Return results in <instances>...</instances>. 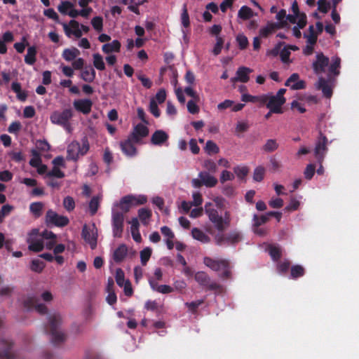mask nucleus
Listing matches in <instances>:
<instances>
[{
    "mask_svg": "<svg viewBox=\"0 0 359 359\" xmlns=\"http://www.w3.org/2000/svg\"><path fill=\"white\" fill-rule=\"evenodd\" d=\"M204 209L209 220L218 231H223L229 225L230 215L229 212H225L224 217L219 215L217 210L212 208L211 203H206Z\"/></svg>",
    "mask_w": 359,
    "mask_h": 359,
    "instance_id": "nucleus-1",
    "label": "nucleus"
},
{
    "mask_svg": "<svg viewBox=\"0 0 359 359\" xmlns=\"http://www.w3.org/2000/svg\"><path fill=\"white\" fill-rule=\"evenodd\" d=\"M90 144L86 137L81 140V143L73 141L67 148V158L69 160L76 161L80 156L85 155L89 150Z\"/></svg>",
    "mask_w": 359,
    "mask_h": 359,
    "instance_id": "nucleus-2",
    "label": "nucleus"
},
{
    "mask_svg": "<svg viewBox=\"0 0 359 359\" xmlns=\"http://www.w3.org/2000/svg\"><path fill=\"white\" fill-rule=\"evenodd\" d=\"M72 116L73 114L71 109H65L61 112L55 111L51 114L50 119L52 123L62 126L67 132L70 133L72 128L69 120Z\"/></svg>",
    "mask_w": 359,
    "mask_h": 359,
    "instance_id": "nucleus-3",
    "label": "nucleus"
},
{
    "mask_svg": "<svg viewBox=\"0 0 359 359\" xmlns=\"http://www.w3.org/2000/svg\"><path fill=\"white\" fill-rule=\"evenodd\" d=\"M204 264L212 270L219 272V276L222 277H228L229 275L228 262L226 260H215L205 257Z\"/></svg>",
    "mask_w": 359,
    "mask_h": 359,
    "instance_id": "nucleus-4",
    "label": "nucleus"
},
{
    "mask_svg": "<svg viewBox=\"0 0 359 359\" xmlns=\"http://www.w3.org/2000/svg\"><path fill=\"white\" fill-rule=\"evenodd\" d=\"M81 234L84 241L90 248L95 249L97 246L98 236V231L95 224L93 223L90 225H83Z\"/></svg>",
    "mask_w": 359,
    "mask_h": 359,
    "instance_id": "nucleus-5",
    "label": "nucleus"
},
{
    "mask_svg": "<svg viewBox=\"0 0 359 359\" xmlns=\"http://www.w3.org/2000/svg\"><path fill=\"white\" fill-rule=\"evenodd\" d=\"M51 327V335L53 339L55 341H62L65 339V334L60 329L62 323L61 316L58 313H54L49 318Z\"/></svg>",
    "mask_w": 359,
    "mask_h": 359,
    "instance_id": "nucleus-6",
    "label": "nucleus"
},
{
    "mask_svg": "<svg viewBox=\"0 0 359 359\" xmlns=\"http://www.w3.org/2000/svg\"><path fill=\"white\" fill-rule=\"evenodd\" d=\"M124 215L123 212H117L112 208L111 224L112 232L114 237H121L123 230Z\"/></svg>",
    "mask_w": 359,
    "mask_h": 359,
    "instance_id": "nucleus-7",
    "label": "nucleus"
},
{
    "mask_svg": "<svg viewBox=\"0 0 359 359\" xmlns=\"http://www.w3.org/2000/svg\"><path fill=\"white\" fill-rule=\"evenodd\" d=\"M327 137L320 133L314 148V155L319 163H322L327 151Z\"/></svg>",
    "mask_w": 359,
    "mask_h": 359,
    "instance_id": "nucleus-8",
    "label": "nucleus"
},
{
    "mask_svg": "<svg viewBox=\"0 0 359 359\" xmlns=\"http://www.w3.org/2000/svg\"><path fill=\"white\" fill-rule=\"evenodd\" d=\"M39 230L32 229L28 234L27 242L28 243L29 250L34 252H41L44 248L43 242L41 238H38Z\"/></svg>",
    "mask_w": 359,
    "mask_h": 359,
    "instance_id": "nucleus-9",
    "label": "nucleus"
},
{
    "mask_svg": "<svg viewBox=\"0 0 359 359\" xmlns=\"http://www.w3.org/2000/svg\"><path fill=\"white\" fill-rule=\"evenodd\" d=\"M46 222L56 226H65L68 224L69 219L66 216L58 215L53 210H48L46 215Z\"/></svg>",
    "mask_w": 359,
    "mask_h": 359,
    "instance_id": "nucleus-10",
    "label": "nucleus"
},
{
    "mask_svg": "<svg viewBox=\"0 0 359 359\" xmlns=\"http://www.w3.org/2000/svg\"><path fill=\"white\" fill-rule=\"evenodd\" d=\"M269 95L268 103L266 107L273 111L275 114H282L283 112L282 106L285 104L286 100L285 97H280L279 95Z\"/></svg>",
    "mask_w": 359,
    "mask_h": 359,
    "instance_id": "nucleus-11",
    "label": "nucleus"
},
{
    "mask_svg": "<svg viewBox=\"0 0 359 359\" xmlns=\"http://www.w3.org/2000/svg\"><path fill=\"white\" fill-rule=\"evenodd\" d=\"M329 58L325 56L322 53H317L316 60L313 62L312 67L316 74H322L326 71L328 67Z\"/></svg>",
    "mask_w": 359,
    "mask_h": 359,
    "instance_id": "nucleus-12",
    "label": "nucleus"
},
{
    "mask_svg": "<svg viewBox=\"0 0 359 359\" xmlns=\"http://www.w3.org/2000/svg\"><path fill=\"white\" fill-rule=\"evenodd\" d=\"M66 36L70 38L74 36L76 38H80L82 36V32L80 30V24L75 20H71L69 24L61 23Z\"/></svg>",
    "mask_w": 359,
    "mask_h": 359,
    "instance_id": "nucleus-13",
    "label": "nucleus"
},
{
    "mask_svg": "<svg viewBox=\"0 0 359 359\" xmlns=\"http://www.w3.org/2000/svg\"><path fill=\"white\" fill-rule=\"evenodd\" d=\"M58 11L62 15H67L72 18L78 16L77 9L74 3L69 1H62L57 6Z\"/></svg>",
    "mask_w": 359,
    "mask_h": 359,
    "instance_id": "nucleus-14",
    "label": "nucleus"
},
{
    "mask_svg": "<svg viewBox=\"0 0 359 359\" xmlns=\"http://www.w3.org/2000/svg\"><path fill=\"white\" fill-rule=\"evenodd\" d=\"M135 142L130 136L124 141L120 142V147L122 152L128 157H133L137 154V149L134 144Z\"/></svg>",
    "mask_w": 359,
    "mask_h": 359,
    "instance_id": "nucleus-15",
    "label": "nucleus"
},
{
    "mask_svg": "<svg viewBox=\"0 0 359 359\" xmlns=\"http://www.w3.org/2000/svg\"><path fill=\"white\" fill-rule=\"evenodd\" d=\"M73 106L76 111L88 114L91 111L93 102L89 99H79L74 101Z\"/></svg>",
    "mask_w": 359,
    "mask_h": 359,
    "instance_id": "nucleus-16",
    "label": "nucleus"
},
{
    "mask_svg": "<svg viewBox=\"0 0 359 359\" xmlns=\"http://www.w3.org/2000/svg\"><path fill=\"white\" fill-rule=\"evenodd\" d=\"M252 72V69L246 67H240L236 72V76L231 79L232 83L241 82L247 83L250 79V74Z\"/></svg>",
    "mask_w": 359,
    "mask_h": 359,
    "instance_id": "nucleus-17",
    "label": "nucleus"
},
{
    "mask_svg": "<svg viewBox=\"0 0 359 359\" xmlns=\"http://www.w3.org/2000/svg\"><path fill=\"white\" fill-rule=\"evenodd\" d=\"M169 135L163 130H156L151 136V142L155 146H163L167 144Z\"/></svg>",
    "mask_w": 359,
    "mask_h": 359,
    "instance_id": "nucleus-18",
    "label": "nucleus"
},
{
    "mask_svg": "<svg viewBox=\"0 0 359 359\" xmlns=\"http://www.w3.org/2000/svg\"><path fill=\"white\" fill-rule=\"evenodd\" d=\"M285 85L292 90H300L305 88V82L299 79L297 73L292 74L285 81Z\"/></svg>",
    "mask_w": 359,
    "mask_h": 359,
    "instance_id": "nucleus-19",
    "label": "nucleus"
},
{
    "mask_svg": "<svg viewBox=\"0 0 359 359\" xmlns=\"http://www.w3.org/2000/svg\"><path fill=\"white\" fill-rule=\"evenodd\" d=\"M148 134L149 129L147 126L143 124H138L134 128V130L130 137L133 139L135 142L139 143L143 137L147 136Z\"/></svg>",
    "mask_w": 359,
    "mask_h": 359,
    "instance_id": "nucleus-20",
    "label": "nucleus"
},
{
    "mask_svg": "<svg viewBox=\"0 0 359 359\" xmlns=\"http://www.w3.org/2000/svg\"><path fill=\"white\" fill-rule=\"evenodd\" d=\"M269 98L268 94H263L257 96L251 95L248 93H242L241 100L244 102H259L261 104H264Z\"/></svg>",
    "mask_w": 359,
    "mask_h": 359,
    "instance_id": "nucleus-21",
    "label": "nucleus"
},
{
    "mask_svg": "<svg viewBox=\"0 0 359 359\" xmlns=\"http://www.w3.org/2000/svg\"><path fill=\"white\" fill-rule=\"evenodd\" d=\"M198 177L201 180L203 185L207 187H213L217 184V179L207 171L198 173Z\"/></svg>",
    "mask_w": 359,
    "mask_h": 359,
    "instance_id": "nucleus-22",
    "label": "nucleus"
},
{
    "mask_svg": "<svg viewBox=\"0 0 359 359\" xmlns=\"http://www.w3.org/2000/svg\"><path fill=\"white\" fill-rule=\"evenodd\" d=\"M128 254V248L126 245L121 244L116 248L112 253V259L116 262H122Z\"/></svg>",
    "mask_w": 359,
    "mask_h": 359,
    "instance_id": "nucleus-23",
    "label": "nucleus"
},
{
    "mask_svg": "<svg viewBox=\"0 0 359 359\" xmlns=\"http://www.w3.org/2000/svg\"><path fill=\"white\" fill-rule=\"evenodd\" d=\"M121 44L119 41L115 39L110 43H104L102 46V51L105 54H110L112 53H119L121 50Z\"/></svg>",
    "mask_w": 359,
    "mask_h": 359,
    "instance_id": "nucleus-24",
    "label": "nucleus"
},
{
    "mask_svg": "<svg viewBox=\"0 0 359 359\" xmlns=\"http://www.w3.org/2000/svg\"><path fill=\"white\" fill-rule=\"evenodd\" d=\"M134 207L129 195L123 196L119 202L114 203L113 208H119L123 212H127Z\"/></svg>",
    "mask_w": 359,
    "mask_h": 359,
    "instance_id": "nucleus-25",
    "label": "nucleus"
},
{
    "mask_svg": "<svg viewBox=\"0 0 359 359\" xmlns=\"http://www.w3.org/2000/svg\"><path fill=\"white\" fill-rule=\"evenodd\" d=\"M129 223L130 224V229L133 240L137 243H140L142 241V237L139 231L140 224L137 218H133Z\"/></svg>",
    "mask_w": 359,
    "mask_h": 359,
    "instance_id": "nucleus-26",
    "label": "nucleus"
},
{
    "mask_svg": "<svg viewBox=\"0 0 359 359\" xmlns=\"http://www.w3.org/2000/svg\"><path fill=\"white\" fill-rule=\"evenodd\" d=\"M96 76V72L94 68L90 66L86 67L80 73L81 79L88 83L93 82Z\"/></svg>",
    "mask_w": 359,
    "mask_h": 359,
    "instance_id": "nucleus-27",
    "label": "nucleus"
},
{
    "mask_svg": "<svg viewBox=\"0 0 359 359\" xmlns=\"http://www.w3.org/2000/svg\"><path fill=\"white\" fill-rule=\"evenodd\" d=\"M195 280L200 285L203 286H209L211 289H215L217 287V285L216 283L210 284L209 277L203 271H198L195 274Z\"/></svg>",
    "mask_w": 359,
    "mask_h": 359,
    "instance_id": "nucleus-28",
    "label": "nucleus"
},
{
    "mask_svg": "<svg viewBox=\"0 0 359 359\" xmlns=\"http://www.w3.org/2000/svg\"><path fill=\"white\" fill-rule=\"evenodd\" d=\"M316 88H320L326 97L330 98L332 95V87L323 78L320 77L316 84Z\"/></svg>",
    "mask_w": 359,
    "mask_h": 359,
    "instance_id": "nucleus-29",
    "label": "nucleus"
},
{
    "mask_svg": "<svg viewBox=\"0 0 359 359\" xmlns=\"http://www.w3.org/2000/svg\"><path fill=\"white\" fill-rule=\"evenodd\" d=\"M149 283L151 288L161 294H168L173 292L174 289L168 285H158L155 280L152 279L149 280Z\"/></svg>",
    "mask_w": 359,
    "mask_h": 359,
    "instance_id": "nucleus-30",
    "label": "nucleus"
},
{
    "mask_svg": "<svg viewBox=\"0 0 359 359\" xmlns=\"http://www.w3.org/2000/svg\"><path fill=\"white\" fill-rule=\"evenodd\" d=\"M255 15H257V14L248 6H241L237 14L238 19L243 21L248 20Z\"/></svg>",
    "mask_w": 359,
    "mask_h": 359,
    "instance_id": "nucleus-31",
    "label": "nucleus"
},
{
    "mask_svg": "<svg viewBox=\"0 0 359 359\" xmlns=\"http://www.w3.org/2000/svg\"><path fill=\"white\" fill-rule=\"evenodd\" d=\"M80 54V51L76 48H66L63 50L62 56L67 62L74 60Z\"/></svg>",
    "mask_w": 359,
    "mask_h": 359,
    "instance_id": "nucleus-32",
    "label": "nucleus"
},
{
    "mask_svg": "<svg viewBox=\"0 0 359 359\" xmlns=\"http://www.w3.org/2000/svg\"><path fill=\"white\" fill-rule=\"evenodd\" d=\"M192 237L203 243H206L210 241V238L198 228H193L191 230Z\"/></svg>",
    "mask_w": 359,
    "mask_h": 359,
    "instance_id": "nucleus-33",
    "label": "nucleus"
},
{
    "mask_svg": "<svg viewBox=\"0 0 359 359\" xmlns=\"http://www.w3.org/2000/svg\"><path fill=\"white\" fill-rule=\"evenodd\" d=\"M93 64L97 70L103 71L105 69L104 58L100 53L93 54Z\"/></svg>",
    "mask_w": 359,
    "mask_h": 359,
    "instance_id": "nucleus-34",
    "label": "nucleus"
},
{
    "mask_svg": "<svg viewBox=\"0 0 359 359\" xmlns=\"http://www.w3.org/2000/svg\"><path fill=\"white\" fill-rule=\"evenodd\" d=\"M12 90L15 93L17 98L20 101H25L27 94L25 91L22 90L21 85L18 82H13L11 86Z\"/></svg>",
    "mask_w": 359,
    "mask_h": 359,
    "instance_id": "nucleus-35",
    "label": "nucleus"
},
{
    "mask_svg": "<svg viewBox=\"0 0 359 359\" xmlns=\"http://www.w3.org/2000/svg\"><path fill=\"white\" fill-rule=\"evenodd\" d=\"M102 199V195L93 196L89 202L88 208L90 215H95L100 206V203Z\"/></svg>",
    "mask_w": 359,
    "mask_h": 359,
    "instance_id": "nucleus-36",
    "label": "nucleus"
},
{
    "mask_svg": "<svg viewBox=\"0 0 359 359\" xmlns=\"http://www.w3.org/2000/svg\"><path fill=\"white\" fill-rule=\"evenodd\" d=\"M36 48L34 46L28 48L27 54L25 56V62L29 65H34L36 62Z\"/></svg>",
    "mask_w": 359,
    "mask_h": 359,
    "instance_id": "nucleus-37",
    "label": "nucleus"
},
{
    "mask_svg": "<svg viewBox=\"0 0 359 359\" xmlns=\"http://www.w3.org/2000/svg\"><path fill=\"white\" fill-rule=\"evenodd\" d=\"M43 203L41 202H34L32 203L29 205V210L31 213L35 217H39L42 215V211L43 209Z\"/></svg>",
    "mask_w": 359,
    "mask_h": 359,
    "instance_id": "nucleus-38",
    "label": "nucleus"
},
{
    "mask_svg": "<svg viewBox=\"0 0 359 359\" xmlns=\"http://www.w3.org/2000/svg\"><path fill=\"white\" fill-rule=\"evenodd\" d=\"M340 67V59L337 57H332V63L328 67V71L330 75H338L339 72V69Z\"/></svg>",
    "mask_w": 359,
    "mask_h": 359,
    "instance_id": "nucleus-39",
    "label": "nucleus"
},
{
    "mask_svg": "<svg viewBox=\"0 0 359 359\" xmlns=\"http://www.w3.org/2000/svg\"><path fill=\"white\" fill-rule=\"evenodd\" d=\"M304 38L306 39V43L310 45H315L317 41V34L314 31L313 25L309 27V33L304 34Z\"/></svg>",
    "mask_w": 359,
    "mask_h": 359,
    "instance_id": "nucleus-40",
    "label": "nucleus"
},
{
    "mask_svg": "<svg viewBox=\"0 0 359 359\" xmlns=\"http://www.w3.org/2000/svg\"><path fill=\"white\" fill-rule=\"evenodd\" d=\"M151 216V212L149 209L141 208L138 210V217L143 224L147 225Z\"/></svg>",
    "mask_w": 359,
    "mask_h": 359,
    "instance_id": "nucleus-41",
    "label": "nucleus"
},
{
    "mask_svg": "<svg viewBox=\"0 0 359 359\" xmlns=\"http://www.w3.org/2000/svg\"><path fill=\"white\" fill-rule=\"evenodd\" d=\"M204 149L208 155L216 154L219 151V147L212 140L206 142Z\"/></svg>",
    "mask_w": 359,
    "mask_h": 359,
    "instance_id": "nucleus-42",
    "label": "nucleus"
},
{
    "mask_svg": "<svg viewBox=\"0 0 359 359\" xmlns=\"http://www.w3.org/2000/svg\"><path fill=\"white\" fill-rule=\"evenodd\" d=\"M278 24L273 22L268 23L265 27H262L259 30V36L261 37H266L269 34L272 33L274 29L278 27Z\"/></svg>",
    "mask_w": 359,
    "mask_h": 359,
    "instance_id": "nucleus-43",
    "label": "nucleus"
},
{
    "mask_svg": "<svg viewBox=\"0 0 359 359\" xmlns=\"http://www.w3.org/2000/svg\"><path fill=\"white\" fill-rule=\"evenodd\" d=\"M304 97H299L298 100H295L291 103V108L294 110H297L298 112L302 114L306 111V109L303 101Z\"/></svg>",
    "mask_w": 359,
    "mask_h": 359,
    "instance_id": "nucleus-44",
    "label": "nucleus"
},
{
    "mask_svg": "<svg viewBox=\"0 0 359 359\" xmlns=\"http://www.w3.org/2000/svg\"><path fill=\"white\" fill-rule=\"evenodd\" d=\"M180 20H181L182 25L184 28H187V27H189V25H190V20H189V14H188V11H187V5L186 4H184L182 6Z\"/></svg>",
    "mask_w": 359,
    "mask_h": 359,
    "instance_id": "nucleus-45",
    "label": "nucleus"
},
{
    "mask_svg": "<svg viewBox=\"0 0 359 359\" xmlns=\"http://www.w3.org/2000/svg\"><path fill=\"white\" fill-rule=\"evenodd\" d=\"M235 175L239 179H243L248 172V168L243 165H237L233 168Z\"/></svg>",
    "mask_w": 359,
    "mask_h": 359,
    "instance_id": "nucleus-46",
    "label": "nucleus"
},
{
    "mask_svg": "<svg viewBox=\"0 0 359 359\" xmlns=\"http://www.w3.org/2000/svg\"><path fill=\"white\" fill-rule=\"evenodd\" d=\"M278 148V144L276 140L269 139L266 140L263 146V149L266 152H272Z\"/></svg>",
    "mask_w": 359,
    "mask_h": 359,
    "instance_id": "nucleus-47",
    "label": "nucleus"
},
{
    "mask_svg": "<svg viewBox=\"0 0 359 359\" xmlns=\"http://www.w3.org/2000/svg\"><path fill=\"white\" fill-rule=\"evenodd\" d=\"M292 13L287 15V19L292 23L296 22L297 15L300 14L298 8V6L296 1H294L292 4Z\"/></svg>",
    "mask_w": 359,
    "mask_h": 359,
    "instance_id": "nucleus-48",
    "label": "nucleus"
},
{
    "mask_svg": "<svg viewBox=\"0 0 359 359\" xmlns=\"http://www.w3.org/2000/svg\"><path fill=\"white\" fill-rule=\"evenodd\" d=\"M134 206L143 205L147 203V198L144 195H129Z\"/></svg>",
    "mask_w": 359,
    "mask_h": 359,
    "instance_id": "nucleus-49",
    "label": "nucleus"
},
{
    "mask_svg": "<svg viewBox=\"0 0 359 359\" xmlns=\"http://www.w3.org/2000/svg\"><path fill=\"white\" fill-rule=\"evenodd\" d=\"M151 255V249L149 247L144 248L140 252V260L142 265H146Z\"/></svg>",
    "mask_w": 359,
    "mask_h": 359,
    "instance_id": "nucleus-50",
    "label": "nucleus"
},
{
    "mask_svg": "<svg viewBox=\"0 0 359 359\" xmlns=\"http://www.w3.org/2000/svg\"><path fill=\"white\" fill-rule=\"evenodd\" d=\"M32 158L29 161V165L31 166H38L41 163H42L41 156L36 150L33 149L32 151Z\"/></svg>",
    "mask_w": 359,
    "mask_h": 359,
    "instance_id": "nucleus-51",
    "label": "nucleus"
},
{
    "mask_svg": "<svg viewBox=\"0 0 359 359\" xmlns=\"http://www.w3.org/2000/svg\"><path fill=\"white\" fill-rule=\"evenodd\" d=\"M287 17V15H286V11L284 9H281L276 13V19L277 20V22L276 24H278V28L283 25Z\"/></svg>",
    "mask_w": 359,
    "mask_h": 359,
    "instance_id": "nucleus-52",
    "label": "nucleus"
},
{
    "mask_svg": "<svg viewBox=\"0 0 359 359\" xmlns=\"http://www.w3.org/2000/svg\"><path fill=\"white\" fill-rule=\"evenodd\" d=\"M203 166L205 169H206L208 172L215 173L217 170V164L211 159L205 160L203 162Z\"/></svg>",
    "mask_w": 359,
    "mask_h": 359,
    "instance_id": "nucleus-53",
    "label": "nucleus"
},
{
    "mask_svg": "<svg viewBox=\"0 0 359 359\" xmlns=\"http://www.w3.org/2000/svg\"><path fill=\"white\" fill-rule=\"evenodd\" d=\"M267 215H262L260 217H258L257 215H254L252 217V226H259L262 224H265L268 221Z\"/></svg>",
    "mask_w": 359,
    "mask_h": 359,
    "instance_id": "nucleus-54",
    "label": "nucleus"
},
{
    "mask_svg": "<svg viewBox=\"0 0 359 359\" xmlns=\"http://www.w3.org/2000/svg\"><path fill=\"white\" fill-rule=\"evenodd\" d=\"M91 25L96 31L101 32L103 29V20L100 16L94 17L91 20Z\"/></svg>",
    "mask_w": 359,
    "mask_h": 359,
    "instance_id": "nucleus-55",
    "label": "nucleus"
},
{
    "mask_svg": "<svg viewBox=\"0 0 359 359\" xmlns=\"http://www.w3.org/2000/svg\"><path fill=\"white\" fill-rule=\"evenodd\" d=\"M63 206L67 211H72L75 208L74 198L71 196H66L63 200Z\"/></svg>",
    "mask_w": 359,
    "mask_h": 359,
    "instance_id": "nucleus-56",
    "label": "nucleus"
},
{
    "mask_svg": "<svg viewBox=\"0 0 359 359\" xmlns=\"http://www.w3.org/2000/svg\"><path fill=\"white\" fill-rule=\"evenodd\" d=\"M268 250L273 260H277L280 257L281 251L278 247L270 245Z\"/></svg>",
    "mask_w": 359,
    "mask_h": 359,
    "instance_id": "nucleus-57",
    "label": "nucleus"
},
{
    "mask_svg": "<svg viewBox=\"0 0 359 359\" xmlns=\"http://www.w3.org/2000/svg\"><path fill=\"white\" fill-rule=\"evenodd\" d=\"M265 170L262 167H257L253 173V180L256 182H261L264 179Z\"/></svg>",
    "mask_w": 359,
    "mask_h": 359,
    "instance_id": "nucleus-58",
    "label": "nucleus"
},
{
    "mask_svg": "<svg viewBox=\"0 0 359 359\" xmlns=\"http://www.w3.org/2000/svg\"><path fill=\"white\" fill-rule=\"evenodd\" d=\"M161 233L164 237V241L174 239L175 234L173 231L167 226H163L161 228Z\"/></svg>",
    "mask_w": 359,
    "mask_h": 359,
    "instance_id": "nucleus-59",
    "label": "nucleus"
},
{
    "mask_svg": "<svg viewBox=\"0 0 359 359\" xmlns=\"http://www.w3.org/2000/svg\"><path fill=\"white\" fill-rule=\"evenodd\" d=\"M44 268V264L39 259H34L31 264V269L33 271L40 273Z\"/></svg>",
    "mask_w": 359,
    "mask_h": 359,
    "instance_id": "nucleus-60",
    "label": "nucleus"
},
{
    "mask_svg": "<svg viewBox=\"0 0 359 359\" xmlns=\"http://www.w3.org/2000/svg\"><path fill=\"white\" fill-rule=\"evenodd\" d=\"M304 272V268L300 265L293 266L291 269V277L292 278H297L299 276H303Z\"/></svg>",
    "mask_w": 359,
    "mask_h": 359,
    "instance_id": "nucleus-61",
    "label": "nucleus"
},
{
    "mask_svg": "<svg viewBox=\"0 0 359 359\" xmlns=\"http://www.w3.org/2000/svg\"><path fill=\"white\" fill-rule=\"evenodd\" d=\"M115 278L117 285L120 287H123V285L128 280L125 279L124 273L121 269H116Z\"/></svg>",
    "mask_w": 359,
    "mask_h": 359,
    "instance_id": "nucleus-62",
    "label": "nucleus"
},
{
    "mask_svg": "<svg viewBox=\"0 0 359 359\" xmlns=\"http://www.w3.org/2000/svg\"><path fill=\"white\" fill-rule=\"evenodd\" d=\"M233 179L234 175L231 173L230 171H228L226 170L222 171L219 177V180L221 183H224L226 181H232Z\"/></svg>",
    "mask_w": 359,
    "mask_h": 359,
    "instance_id": "nucleus-63",
    "label": "nucleus"
},
{
    "mask_svg": "<svg viewBox=\"0 0 359 359\" xmlns=\"http://www.w3.org/2000/svg\"><path fill=\"white\" fill-rule=\"evenodd\" d=\"M283 200L278 197H273L269 201V205L273 208H280L283 206Z\"/></svg>",
    "mask_w": 359,
    "mask_h": 359,
    "instance_id": "nucleus-64",
    "label": "nucleus"
}]
</instances>
